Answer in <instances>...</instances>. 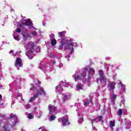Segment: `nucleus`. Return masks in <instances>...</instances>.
I'll return each instance as SVG.
<instances>
[{"label":"nucleus","instance_id":"obj_1","mask_svg":"<svg viewBox=\"0 0 131 131\" xmlns=\"http://www.w3.org/2000/svg\"><path fill=\"white\" fill-rule=\"evenodd\" d=\"M68 42L66 43L67 45L66 49L67 50H70L71 54H72L73 51H74V48L73 47H74V43L72 42V40H68L67 39Z\"/></svg>","mask_w":131,"mask_h":131},{"label":"nucleus","instance_id":"obj_2","mask_svg":"<svg viewBox=\"0 0 131 131\" xmlns=\"http://www.w3.org/2000/svg\"><path fill=\"white\" fill-rule=\"evenodd\" d=\"M48 108L49 110V114L51 115H56L57 114V108L55 107V105L50 104L48 105Z\"/></svg>","mask_w":131,"mask_h":131},{"label":"nucleus","instance_id":"obj_3","mask_svg":"<svg viewBox=\"0 0 131 131\" xmlns=\"http://www.w3.org/2000/svg\"><path fill=\"white\" fill-rule=\"evenodd\" d=\"M99 74L100 76V81L101 82H104V84L106 85V78L104 76V72H103V70H100L99 71Z\"/></svg>","mask_w":131,"mask_h":131},{"label":"nucleus","instance_id":"obj_4","mask_svg":"<svg viewBox=\"0 0 131 131\" xmlns=\"http://www.w3.org/2000/svg\"><path fill=\"white\" fill-rule=\"evenodd\" d=\"M115 85H116V83L114 82H110L108 88L109 91L110 92L112 91V93H114V90H115Z\"/></svg>","mask_w":131,"mask_h":131},{"label":"nucleus","instance_id":"obj_5","mask_svg":"<svg viewBox=\"0 0 131 131\" xmlns=\"http://www.w3.org/2000/svg\"><path fill=\"white\" fill-rule=\"evenodd\" d=\"M22 59L20 57H17L15 62V67L16 68L22 67Z\"/></svg>","mask_w":131,"mask_h":131},{"label":"nucleus","instance_id":"obj_6","mask_svg":"<svg viewBox=\"0 0 131 131\" xmlns=\"http://www.w3.org/2000/svg\"><path fill=\"white\" fill-rule=\"evenodd\" d=\"M68 41H67V39L63 38L60 41V45L59 46V50H63V47L67 43Z\"/></svg>","mask_w":131,"mask_h":131},{"label":"nucleus","instance_id":"obj_7","mask_svg":"<svg viewBox=\"0 0 131 131\" xmlns=\"http://www.w3.org/2000/svg\"><path fill=\"white\" fill-rule=\"evenodd\" d=\"M95 74V70L92 68H90L89 71V78L92 79L93 76Z\"/></svg>","mask_w":131,"mask_h":131},{"label":"nucleus","instance_id":"obj_8","mask_svg":"<svg viewBox=\"0 0 131 131\" xmlns=\"http://www.w3.org/2000/svg\"><path fill=\"white\" fill-rule=\"evenodd\" d=\"M61 122L63 126H66V124L68 122V118H65L64 117H62L61 118Z\"/></svg>","mask_w":131,"mask_h":131},{"label":"nucleus","instance_id":"obj_9","mask_svg":"<svg viewBox=\"0 0 131 131\" xmlns=\"http://www.w3.org/2000/svg\"><path fill=\"white\" fill-rule=\"evenodd\" d=\"M23 25L26 26H30L31 25V19H28L25 20V23H23Z\"/></svg>","mask_w":131,"mask_h":131},{"label":"nucleus","instance_id":"obj_10","mask_svg":"<svg viewBox=\"0 0 131 131\" xmlns=\"http://www.w3.org/2000/svg\"><path fill=\"white\" fill-rule=\"evenodd\" d=\"M37 94H38V95H46V92L45 91V90H43V88L42 87H40L39 91H38Z\"/></svg>","mask_w":131,"mask_h":131},{"label":"nucleus","instance_id":"obj_11","mask_svg":"<svg viewBox=\"0 0 131 131\" xmlns=\"http://www.w3.org/2000/svg\"><path fill=\"white\" fill-rule=\"evenodd\" d=\"M38 97H39V95H38V93H36L34 96L33 97H32L30 100H29V102H33V101H35V99L36 98H37Z\"/></svg>","mask_w":131,"mask_h":131},{"label":"nucleus","instance_id":"obj_12","mask_svg":"<svg viewBox=\"0 0 131 131\" xmlns=\"http://www.w3.org/2000/svg\"><path fill=\"white\" fill-rule=\"evenodd\" d=\"M92 103V100L91 99L87 100L86 101H83L84 106H89L90 103Z\"/></svg>","mask_w":131,"mask_h":131},{"label":"nucleus","instance_id":"obj_13","mask_svg":"<svg viewBox=\"0 0 131 131\" xmlns=\"http://www.w3.org/2000/svg\"><path fill=\"white\" fill-rule=\"evenodd\" d=\"M110 125L111 127H113L115 126V120H114L113 121H111Z\"/></svg>","mask_w":131,"mask_h":131},{"label":"nucleus","instance_id":"obj_14","mask_svg":"<svg viewBox=\"0 0 131 131\" xmlns=\"http://www.w3.org/2000/svg\"><path fill=\"white\" fill-rule=\"evenodd\" d=\"M58 35L59 37H61V38L64 37L65 34L63 32H60L58 33Z\"/></svg>","mask_w":131,"mask_h":131},{"label":"nucleus","instance_id":"obj_15","mask_svg":"<svg viewBox=\"0 0 131 131\" xmlns=\"http://www.w3.org/2000/svg\"><path fill=\"white\" fill-rule=\"evenodd\" d=\"M52 46H56L57 45V40L54 39V40H51Z\"/></svg>","mask_w":131,"mask_h":131},{"label":"nucleus","instance_id":"obj_16","mask_svg":"<svg viewBox=\"0 0 131 131\" xmlns=\"http://www.w3.org/2000/svg\"><path fill=\"white\" fill-rule=\"evenodd\" d=\"M68 100V95H66L62 97L63 102H65V101Z\"/></svg>","mask_w":131,"mask_h":131},{"label":"nucleus","instance_id":"obj_17","mask_svg":"<svg viewBox=\"0 0 131 131\" xmlns=\"http://www.w3.org/2000/svg\"><path fill=\"white\" fill-rule=\"evenodd\" d=\"M117 114L119 116H121L122 115V110L121 108H120L117 113Z\"/></svg>","mask_w":131,"mask_h":131},{"label":"nucleus","instance_id":"obj_18","mask_svg":"<svg viewBox=\"0 0 131 131\" xmlns=\"http://www.w3.org/2000/svg\"><path fill=\"white\" fill-rule=\"evenodd\" d=\"M56 119V117L54 115H52L50 116V121H53V120H55Z\"/></svg>","mask_w":131,"mask_h":131},{"label":"nucleus","instance_id":"obj_19","mask_svg":"<svg viewBox=\"0 0 131 131\" xmlns=\"http://www.w3.org/2000/svg\"><path fill=\"white\" fill-rule=\"evenodd\" d=\"M75 81H78V80H81V77H80L79 76H77L76 77H75Z\"/></svg>","mask_w":131,"mask_h":131},{"label":"nucleus","instance_id":"obj_20","mask_svg":"<svg viewBox=\"0 0 131 131\" xmlns=\"http://www.w3.org/2000/svg\"><path fill=\"white\" fill-rule=\"evenodd\" d=\"M120 85H121V86H122V89L123 92H125V86H124V85L122 84L121 83H119V86Z\"/></svg>","mask_w":131,"mask_h":131},{"label":"nucleus","instance_id":"obj_21","mask_svg":"<svg viewBox=\"0 0 131 131\" xmlns=\"http://www.w3.org/2000/svg\"><path fill=\"white\" fill-rule=\"evenodd\" d=\"M81 75L82 76V77H86V73L85 71H83L81 74Z\"/></svg>","mask_w":131,"mask_h":131},{"label":"nucleus","instance_id":"obj_22","mask_svg":"<svg viewBox=\"0 0 131 131\" xmlns=\"http://www.w3.org/2000/svg\"><path fill=\"white\" fill-rule=\"evenodd\" d=\"M77 89H78V90H82V85L81 84L77 85Z\"/></svg>","mask_w":131,"mask_h":131},{"label":"nucleus","instance_id":"obj_23","mask_svg":"<svg viewBox=\"0 0 131 131\" xmlns=\"http://www.w3.org/2000/svg\"><path fill=\"white\" fill-rule=\"evenodd\" d=\"M28 118H29V119H32V118H33V116H32L31 114H28Z\"/></svg>","mask_w":131,"mask_h":131},{"label":"nucleus","instance_id":"obj_24","mask_svg":"<svg viewBox=\"0 0 131 131\" xmlns=\"http://www.w3.org/2000/svg\"><path fill=\"white\" fill-rule=\"evenodd\" d=\"M16 32L17 33H20L21 32V28H18L16 30H15Z\"/></svg>","mask_w":131,"mask_h":131},{"label":"nucleus","instance_id":"obj_25","mask_svg":"<svg viewBox=\"0 0 131 131\" xmlns=\"http://www.w3.org/2000/svg\"><path fill=\"white\" fill-rule=\"evenodd\" d=\"M50 37L51 38V39H54L55 38V35L54 34H51L50 35Z\"/></svg>","mask_w":131,"mask_h":131},{"label":"nucleus","instance_id":"obj_26","mask_svg":"<svg viewBox=\"0 0 131 131\" xmlns=\"http://www.w3.org/2000/svg\"><path fill=\"white\" fill-rule=\"evenodd\" d=\"M16 117H17L16 115H12L10 116V118H16Z\"/></svg>","mask_w":131,"mask_h":131},{"label":"nucleus","instance_id":"obj_27","mask_svg":"<svg viewBox=\"0 0 131 131\" xmlns=\"http://www.w3.org/2000/svg\"><path fill=\"white\" fill-rule=\"evenodd\" d=\"M32 35L36 36L37 35V33L36 32V31H34L32 32Z\"/></svg>","mask_w":131,"mask_h":131},{"label":"nucleus","instance_id":"obj_28","mask_svg":"<svg viewBox=\"0 0 131 131\" xmlns=\"http://www.w3.org/2000/svg\"><path fill=\"white\" fill-rule=\"evenodd\" d=\"M116 99V95L113 94L112 98V100H115Z\"/></svg>","mask_w":131,"mask_h":131},{"label":"nucleus","instance_id":"obj_29","mask_svg":"<svg viewBox=\"0 0 131 131\" xmlns=\"http://www.w3.org/2000/svg\"><path fill=\"white\" fill-rule=\"evenodd\" d=\"M56 90H60V89H61V85L59 84L56 86Z\"/></svg>","mask_w":131,"mask_h":131},{"label":"nucleus","instance_id":"obj_30","mask_svg":"<svg viewBox=\"0 0 131 131\" xmlns=\"http://www.w3.org/2000/svg\"><path fill=\"white\" fill-rule=\"evenodd\" d=\"M13 37L14 39H15V40H19V36H14Z\"/></svg>","mask_w":131,"mask_h":131},{"label":"nucleus","instance_id":"obj_31","mask_svg":"<svg viewBox=\"0 0 131 131\" xmlns=\"http://www.w3.org/2000/svg\"><path fill=\"white\" fill-rule=\"evenodd\" d=\"M66 57L67 59H68V58H70V57H71V55H70L69 54V55H67V56Z\"/></svg>","mask_w":131,"mask_h":131},{"label":"nucleus","instance_id":"obj_32","mask_svg":"<svg viewBox=\"0 0 131 131\" xmlns=\"http://www.w3.org/2000/svg\"><path fill=\"white\" fill-rule=\"evenodd\" d=\"M98 118L99 119V121H101V120L102 119V116H99L98 117Z\"/></svg>","mask_w":131,"mask_h":131},{"label":"nucleus","instance_id":"obj_33","mask_svg":"<svg viewBox=\"0 0 131 131\" xmlns=\"http://www.w3.org/2000/svg\"><path fill=\"white\" fill-rule=\"evenodd\" d=\"M25 25H23V23L21 24V25H18L19 27H23Z\"/></svg>","mask_w":131,"mask_h":131},{"label":"nucleus","instance_id":"obj_34","mask_svg":"<svg viewBox=\"0 0 131 131\" xmlns=\"http://www.w3.org/2000/svg\"><path fill=\"white\" fill-rule=\"evenodd\" d=\"M23 37H24V38H27V37H26V36H25V34H23Z\"/></svg>","mask_w":131,"mask_h":131},{"label":"nucleus","instance_id":"obj_35","mask_svg":"<svg viewBox=\"0 0 131 131\" xmlns=\"http://www.w3.org/2000/svg\"><path fill=\"white\" fill-rule=\"evenodd\" d=\"M43 128H46L45 127V126H42V127H40V128H39V129H43Z\"/></svg>","mask_w":131,"mask_h":131},{"label":"nucleus","instance_id":"obj_36","mask_svg":"<svg viewBox=\"0 0 131 131\" xmlns=\"http://www.w3.org/2000/svg\"><path fill=\"white\" fill-rule=\"evenodd\" d=\"M1 99H3V96H2V94H0V100Z\"/></svg>","mask_w":131,"mask_h":131},{"label":"nucleus","instance_id":"obj_37","mask_svg":"<svg viewBox=\"0 0 131 131\" xmlns=\"http://www.w3.org/2000/svg\"><path fill=\"white\" fill-rule=\"evenodd\" d=\"M10 53H13V50H11V51H10Z\"/></svg>","mask_w":131,"mask_h":131},{"label":"nucleus","instance_id":"obj_38","mask_svg":"<svg viewBox=\"0 0 131 131\" xmlns=\"http://www.w3.org/2000/svg\"><path fill=\"white\" fill-rule=\"evenodd\" d=\"M93 121H96V119H95L94 120H93Z\"/></svg>","mask_w":131,"mask_h":131},{"label":"nucleus","instance_id":"obj_39","mask_svg":"<svg viewBox=\"0 0 131 131\" xmlns=\"http://www.w3.org/2000/svg\"><path fill=\"white\" fill-rule=\"evenodd\" d=\"M31 48H33V45L32 46V47Z\"/></svg>","mask_w":131,"mask_h":131},{"label":"nucleus","instance_id":"obj_40","mask_svg":"<svg viewBox=\"0 0 131 131\" xmlns=\"http://www.w3.org/2000/svg\"><path fill=\"white\" fill-rule=\"evenodd\" d=\"M68 124H70V123L68 122Z\"/></svg>","mask_w":131,"mask_h":131}]
</instances>
